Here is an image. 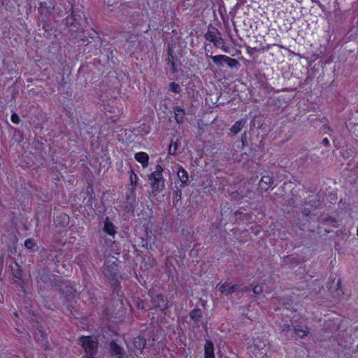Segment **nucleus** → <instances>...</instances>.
Returning <instances> with one entry per match:
<instances>
[{
	"instance_id": "nucleus-1",
	"label": "nucleus",
	"mask_w": 358,
	"mask_h": 358,
	"mask_svg": "<svg viewBox=\"0 0 358 358\" xmlns=\"http://www.w3.org/2000/svg\"><path fill=\"white\" fill-rule=\"evenodd\" d=\"M59 277L50 272L47 268H43L38 271L36 281L40 290H45L48 288H54L58 285Z\"/></svg>"
},
{
	"instance_id": "nucleus-2",
	"label": "nucleus",
	"mask_w": 358,
	"mask_h": 358,
	"mask_svg": "<svg viewBox=\"0 0 358 358\" xmlns=\"http://www.w3.org/2000/svg\"><path fill=\"white\" fill-rule=\"evenodd\" d=\"M63 22L70 27L69 31L72 32H77L88 24L85 13L81 10H73L71 15L66 17Z\"/></svg>"
},
{
	"instance_id": "nucleus-3",
	"label": "nucleus",
	"mask_w": 358,
	"mask_h": 358,
	"mask_svg": "<svg viewBox=\"0 0 358 358\" xmlns=\"http://www.w3.org/2000/svg\"><path fill=\"white\" fill-rule=\"evenodd\" d=\"M163 168L160 165H157L155 171L148 175V180L150 183V195L157 196L162 192L165 187V180L162 176Z\"/></svg>"
},
{
	"instance_id": "nucleus-4",
	"label": "nucleus",
	"mask_w": 358,
	"mask_h": 358,
	"mask_svg": "<svg viewBox=\"0 0 358 358\" xmlns=\"http://www.w3.org/2000/svg\"><path fill=\"white\" fill-rule=\"evenodd\" d=\"M103 274L115 289L120 285L118 265L114 262L107 261L103 266Z\"/></svg>"
},
{
	"instance_id": "nucleus-5",
	"label": "nucleus",
	"mask_w": 358,
	"mask_h": 358,
	"mask_svg": "<svg viewBox=\"0 0 358 358\" xmlns=\"http://www.w3.org/2000/svg\"><path fill=\"white\" fill-rule=\"evenodd\" d=\"M80 343L86 352L83 358H93L98 349L97 339L92 336H82L80 338Z\"/></svg>"
},
{
	"instance_id": "nucleus-6",
	"label": "nucleus",
	"mask_w": 358,
	"mask_h": 358,
	"mask_svg": "<svg viewBox=\"0 0 358 358\" xmlns=\"http://www.w3.org/2000/svg\"><path fill=\"white\" fill-rule=\"evenodd\" d=\"M55 289L59 292L66 302H71L76 298V289L70 284L60 279Z\"/></svg>"
},
{
	"instance_id": "nucleus-7",
	"label": "nucleus",
	"mask_w": 358,
	"mask_h": 358,
	"mask_svg": "<svg viewBox=\"0 0 358 358\" xmlns=\"http://www.w3.org/2000/svg\"><path fill=\"white\" fill-rule=\"evenodd\" d=\"M252 348V353L255 357H263L266 355L268 350V341L267 339L257 337L254 339Z\"/></svg>"
},
{
	"instance_id": "nucleus-8",
	"label": "nucleus",
	"mask_w": 358,
	"mask_h": 358,
	"mask_svg": "<svg viewBox=\"0 0 358 358\" xmlns=\"http://www.w3.org/2000/svg\"><path fill=\"white\" fill-rule=\"evenodd\" d=\"M125 200H126V205L125 208L128 211H134L135 207H136V193H135V187H131L129 192L127 193L125 196Z\"/></svg>"
},
{
	"instance_id": "nucleus-9",
	"label": "nucleus",
	"mask_w": 358,
	"mask_h": 358,
	"mask_svg": "<svg viewBox=\"0 0 358 358\" xmlns=\"http://www.w3.org/2000/svg\"><path fill=\"white\" fill-rule=\"evenodd\" d=\"M176 171L177 172V176L180 180V187L181 188H184L185 187L187 186L189 182V175L187 171L180 164L176 165Z\"/></svg>"
},
{
	"instance_id": "nucleus-10",
	"label": "nucleus",
	"mask_w": 358,
	"mask_h": 358,
	"mask_svg": "<svg viewBox=\"0 0 358 358\" xmlns=\"http://www.w3.org/2000/svg\"><path fill=\"white\" fill-rule=\"evenodd\" d=\"M240 290V286L236 284H231V282H225L220 287L219 291L226 296L231 295V294Z\"/></svg>"
},
{
	"instance_id": "nucleus-11",
	"label": "nucleus",
	"mask_w": 358,
	"mask_h": 358,
	"mask_svg": "<svg viewBox=\"0 0 358 358\" xmlns=\"http://www.w3.org/2000/svg\"><path fill=\"white\" fill-rule=\"evenodd\" d=\"M152 306L157 309L164 310L167 308V301L164 299L162 294H157L152 298Z\"/></svg>"
},
{
	"instance_id": "nucleus-12",
	"label": "nucleus",
	"mask_w": 358,
	"mask_h": 358,
	"mask_svg": "<svg viewBox=\"0 0 358 358\" xmlns=\"http://www.w3.org/2000/svg\"><path fill=\"white\" fill-rule=\"evenodd\" d=\"M109 345L113 356L115 355L117 357V358L124 357V351L116 342L113 341Z\"/></svg>"
},
{
	"instance_id": "nucleus-13",
	"label": "nucleus",
	"mask_w": 358,
	"mask_h": 358,
	"mask_svg": "<svg viewBox=\"0 0 358 358\" xmlns=\"http://www.w3.org/2000/svg\"><path fill=\"white\" fill-rule=\"evenodd\" d=\"M135 159L142 164L143 168L148 166L149 156L146 152H139L135 154Z\"/></svg>"
},
{
	"instance_id": "nucleus-14",
	"label": "nucleus",
	"mask_w": 358,
	"mask_h": 358,
	"mask_svg": "<svg viewBox=\"0 0 358 358\" xmlns=\"http://www.w3.org/2000/svg\"><path fill=\"white\" fill-rule=\"evenodd\" d=\"M219 35H220V33L218 29L212 24H210L208 26V31L205 34V38L206 40L211 42L215 38L219 36Z\"/></svg>"
},
{
	"instance_id": "nucleus-15",
	"label": "nucleus",
	"mask_w": 358,
	"mask_h": 358,
	"mask_svg": "<svg viewBox=\"0 0 358 358\" xmlns=\"http://www.w3.org/2000/svg\"><path fill=\"white\" fill-rule=\"evenodd\" d=\"M273 183V178L270 176H264L262 177L259 186L262 189L266 191Z\"/></svg>"
},
{
	"instance_id": "nucleus-16",
	"label": "nucleus",
	"mask_w": 358,
	"mask_h": 358,
	"mask_svg": "<svg viewBox=\"0 0 358 358\" xmlns=\"http://www.w3.org/2000/svg\"><path fill=\"white\" fill-rule=\"evenodd\" d=\"M204 357L215 358L214 345L210 341H206L204 345Z\"/></svg>"
},
{
	"instance_id": "nucleus-17",
	"label": "nucleus",
	"mask_w": 358,
	"mask_h": 358,
	"mask_svg": "<svg viewBox=\"0 0 358 358\" xmlns=\"http://www.w3.org/2000/svg\"><path fill=\"white\" fill-rule=\"evenodd\" d=\"M175 113V120L177 123L180 124L183 122L185 116V109L180 106H175L173 108Z\"/></svg>"
},
{
	"instance_id": "nucleus-18",
	"label": "nucleus",
	"mask_w": 358,
	"mask_h": 358,
	"mask_svg": "<svg viewBox=\"0 0 358 358\" xmlns=\"http://www.w3.org/2000/svg\"><path fill=\"white\" fill-rule=\"evenodd\" d=\"M293 331L294 334H296L300 338H305L309 334L308 327H303L299 325L295 326L294 329H293Z\"/></svg>"
},
{
	"instance_id": "nucleus-19",
	"label": "nucleus",
	"mask_w": 358,
	"mask_h": 358,
	"mask_svg": "<svg viewBox=\"0 0 358 358\" xmlns=\"http://www.w3.org/2000/svg\"><path fill=\"white\" fill-rule=\"evenodd\" d=\"M133 344L135 348L142 350L146 345V340L143 336H136L133 340Z\"/></svg>"
},
{
	"instance_id": "nucleus-20",
	"label": "nucleus",
	"mask_w": 358,
	"mask_h": 358,
	"mask_svg": "<svg viewBox=\"0 0 358 358\" xmlns=\"http://www.w3.org/2000/svg\"><path fill=\"white\" fill-rule=\"evenodd\" d=\"M143 14L140 12H135L132 15L129 16V22L133 26H136L141 23L142 22V17Z\"/></svg>"
},
{
	"instance_id": "nucleus-21",
	"label": "nucleus",
	"mask_w": 358,
	"mask_h": 358,
	"mask_svg": "<svg viewBox=\"0 0 358 358\" xmlns=\"http://www.w3.org/2000/svg\"><path fill=\"white\" fill-rule=\"evenodd\" d=\"M103 231L110 236H114L116 233L114 224L108 218L104 223Z\"/></svg>"
},
{
	"instance_id": "nucleus-22",
	"label": "nucleus",
	"mask_w": 358,
	"mask_h": 358,
	"mask_svg": "<svg viewBox=\"0 0 358 358\" xmlns=\"http://www.w3.org/2000/svg\"><path fill=\"white\" fill-rule=\"evenodd\" d=\"M176 189H174L173 193V203L174 206H177L178 203L182 199V189L180 187L178 188V187H175Z\"/></svg>"
},
{
	"instance_id": "nucleus-23",
	"label": "nucleus",
	"mask_w": 358,
	"mask_h": 358,
	"mask_svg": "<svg viewBox=\"0 0 358 358\" xmlns=\"http://www.w3.org/2000/svg\"><path fill=\"white\" fill-rule=\"evenodd\" d=\"M202 312L199 308H194L192 310H191L189 313L190 318L194 320L195 322H198L200 321L201 318L202 317Z\"/></svg>"
},
{
	"instance_id": "nucleus-24",
	"label": "nucleus",
	"mask_w": 358,
	"mask_h": 358,
	"mask_svg": "<svg viewBox=\"0 0 358 358\" xmlns=\"http://www.w3.org/2000/svg\"><path fill=\"white\" fill-rule=\"evenodd\" d=\"M210 59L217 66H222L223 63L226 62V55H220L216 56H210Z\"/></svg>"
},
{
	"instance_id": "nucleus-25",
	"label": "nucleus",
	"mask_w": 358,
	"mask_h": 358,
	"mask_svg": "<svg viewBox=\"0 0 358 358\" xmlns=\"http://www.w3.org/2000/svg\"><path fill=\"white\" fill-rule=\"evenodd\" d=\"M245 121L243 120L236 122L235 124L231 127V128L230 129L231 131L234 134H237L241 130V129L243 127V126L245 125Z\"/></svg>"
},
{
	"instance_id": "nucleus-26",
	"label": "nucleus",
	"mask_w": 358,
	"mask_h": 358,
	"mask_svg": "<svg viewBox=\"0 0 358 358\" xmlns=\"http://www.w3.org/2000/svg\"><path fill=\"white\" fill-rule=\"evenodd\" d=\"M226 63L230 68H238L240 66V63L236 59L231 58L226 55Z\"/></svg>"
},
{
	"instance_id": "nucleus-27",
	"label": "nucleus",
	"mask_w": 358,
	"mask_h": 358,
	"mask_svg": "<svg viewBox=\"0 0 358 358\" xmlns=\"http://www.w3.org/2000/svg\"><path fill=\"white\" fill-rule=\"evenodd\" d=\"M213 43L214 45L216 48H224V42L223 38L221 36V34L219 35V36H217L213 39V41H211Z\"/></svg>"
},
{
	"instance_id": "nucleus-28",
	"label": "nucleus",
	"mask_w": 358,
	"mask_h": 358,
	"mask_svg": "<svg viewBox=\"0 0 358 358\" xmlns=\"http://www.w3.org/2000/svg\"><path fill=\"white\" fill-rule=\"evenodd\" d=\"M138 179V178L137 175L131 169V170H130V176H129V180H130V184H131V187L134 186V187H136Z\"/></svg>"
},
{
	"instance_id": "nucleus-29",
	"label": "nucleus",
	"mask_w": 358,
	"mask_h": 358,
	"mask_svg": "<svg viewBox=\"0 0 358 358\" xmlns=\"http://www.w3.org/2000/svg\"><path fill=\"white\" fill-rule=\"evenodd\" d=\"M324 222L325 223L332 225L334 227H338V222H337L336 219L334 217L327 216V217L324 218Z\"/></svg>"
},
{
	"instance_id": "nucleus-30",
	"label": "nucleus",
	"mask_w": 358,
	"mask_h": 358,
	"mask_svg": "<svg viewBox=\"0 0 358 358\" xmlns=\"http://www.w3.org/2000/svg\"><path fill=\"white\" fill-rule=\"evenodd\" d=\"M24 246L27 249L33 250L36 246V242L33 238H28L24 242Z\"/></svg>"
},
{
	"instance_id": "nucleus-31",
	"label": "nucleus",
	"mask_w": 358,
	"mask_h": 358,
	"mask_svg": "<svg viewBox=\"0 0 358 358\" xmlns=\"http://www.w3.org/2000/svg\"><path fill=\"white\" fill-rule=\"evenodd\" d=\"M177 148L178 143L172 141L169 147V154L171 155H175Z\"/></svg>"
},
{
	"instance_id": "nucleus-32",
	"label": "nucleus",
	"mask_w": 358,
	"mask_h": 358,
	"mask_svg": "<svg viewBox=\"0 0 358 358\" xmlns=\"http://www.w3.org/2000/svg\"><path fill=\"white\" fill-rule=\"evenodd\" d=\"M293 329H294V327L288 324H285L282 327V332L285 334L292 333L294 334Z\"/></svg>"
},
{
	"instance_id": "nucleus-33",
	"label": "nucleus",
	"mask_w": 358,
	"mask_h": 358,
	"mask_svg": "<svg viewBox=\"0 0 358 358\" xmlns=\"http://www.w3.org/2000/svg\"><path fill=\"white\" fill-rule=\"evenodd\" d=\"M170 90L175 93H180L181 91V88L179 84L176 83H171L170 84Z\"/></svg>"
},
{
	"instance_id": "nucleus-34",
	"label": "nucleus",
	"mask_w": 358,
	"mask_h": 358,
	"mask_svg": "<svg viewBox=\"0 0 358 358\" xmlns=\"http://www.w3.org/2000/svg\"><path fill=\"white\" fill-rule=\"evenodd\" d=\"M15 266L17 267L16 269L12 268L13 274L15 278H20L22 276V270L19 268V265L17 264H16Z\"/></svg>"
},
{
	"instance_id": "nucleus-35",
	"label": "nucleus",
	"mask_w": 358,
	"mask_h": 358,
	"mask_svg": "<svg viewBox=\"0 0 358 358\" xmlns=\"http://www.w3.org/2000/svg\"><path fill=\"white\" fill-rule=\"evenodd\" d=\"M172 62H174V57L170 46H169L167 63L171 64Z\"/></svg>"
},
{
	"instance_id": "nucleus-36",
	"label": "nucleus",
	"mask_w": 358,
	"mask_h": 358,
	"mask_svg": "<svg viewBox=\"0 0 358 358\" xmlns=\"http://www.w3.org/2000/svg\"><path fill=\"white\" fill-rule=\"evenodd\" d=\"M252 292L256 295H259L262 293L263 289L262 286L256 285L252 288Z\"/></svg>"
},
{
	"instance_id": "nucleus-37",
	"label": "nucleus",
	"mask_w": 358,
	"mask_h": 358,
	"mask_svg": "<svg viewBox=\"0 0 358 358\" xmlns=\"http://www.w3.org/2000/svg\"><path fill=\"white\" fill-rule=\"evenodd\" d=\"M11 121L15 124H18L20 121L19 116L16 113H13L10 117Z\"/></svg>"
},
{
	"instance_id": "nucleus-38",
	"label": "nucleus",
	"mask_w": 358,
	"mask_h": 358,
	"mask_svg": "<svg viewBox=\"0 0 358 358\" xmlns=\"http://www.w3.org/2000/svg\"><path fill=\"white\" fill-rule=\"evenodd\" d=\"M322 144H323L325 146H329V141L328 138H327V137L324 138L322 141Z\"/></svg>"
},
{
	"instance_id": "nucleus-39",
	"label": "nucleus",
	"mask_w": 358,
	"mask_h": 358,
	"mask_svg": "<svg viewBox=\"0 0 358 358\" xmlns=\"http://www.w3.org/2000/svg\"><path fill=\"white\" fill-rule=\"evenodd\" d=\"M310 213V210L309 209H307V208H304L303 210H302V214L304 215V216H308Z\"/></svg>"
},
{
	"instance_id": "nucleus-40",
	"label": "nucleus",
	"mask_w": 358,
	"mask_h": 358,
	"mask_svg": "<svg viewBox=\"0 0 358 358\" xmlns=\"http://www.w3.org/2000/svg\"><path fill=\"white\" fill-rule=\"evenodd\" d=\"M171 66H172L171 71H172V73H175V72H176V71H177V70H176V64L175 62H174L171 63Z\"/></svg>"
},
{
	"instance_id": "nucleus-41",
	"label": "nucleus",
	"mask_w": 358,
	"mask_h": 358,
	"mask_svg": "<svg viewBox=\"0 0 358 358\" xmlns=\"http://www.w3.org/2000/svg\"><path fill=\"white\" fill-rule=\"evenodd\" d=\"M60 217L64 220V222H66V221L69 220V217L66 214L60 215Z\"/></svg>"
},
{
	"instance_id": "nucleus-42",
	"label": "nucleus",
	"mask_w": 358,
	"mask_h": 358,
	"mask_svg": "<svg viewBox=\"0 0 358 358\" xmlns=\"http://www.w3.org/2000/svg\"><path fill=\"white\" fill-rule=\"evenodd\" d=\"M179 358H187V354L185 350H183V352L180 355Z\"/></svg>"
},
{
	"instance_id": "nucleus-43",
	"label": "nucleus",
	"mask_w": 358,
	"mask_h": 358,
	"mask_svg": "<svg viewBox=\"0 0 358 358\" xmlns=\"http://www.w3.org/2000/svg\"><path fill=\"white\" fill-rule=\"evenodd\" d=\"M66 308L71 313V308H72L71 305L69 304V303H66Z\"/></svg>"
},
{
	"instance_id": "nucleus-44",
	"label": "nucleus",
	"mask_w": 358,
	"mask_h": 358,
	"mask_svg": "<svg viewBox=\"0 0 358 358\" xmlns=\"http://www.w3.org/2000/svg\"><path fill=\"white\" fill-rule=\"evenodd\" d=\"M242 291L249 292V291H250V289L248 287H245L244 288L242 289Z\"/></svg>"
},
{
	"instance_id": "nucleus-45",
	"label": "nucleus",
	"mask_w": 358,
	"mask_h": 358,
	"mask_svg": "<svg viewBox=\"0 0 358 358\" xmlns=\"http://www.w3.org/2000/svg\"><path fill=\"white\" fill-rule=\"evenodd\" d=\"M222 48V49L223 50V51H224L225 52H228V48H227L225 45H224V48Z\"/></svg>"
},
{
	"instance_id": "nucleus-46",
	"label": "nucleus",
	"mask_w": 358,
	"mask_h": 358,
	"mask_svg": "<svg viewBox=\"0 0 358 358\" xmlns=\"http://www.w3.org/2000/svg\"><path fill=\"white\" fill-rule=\"evenodd\" d=\"M311 1L313 2V3H317L319 5H320V2L318 0H311Z\"/></svg>"
},
{
	"instance_id": "nucleus-47",
	"label": "nucleus",
	"mask_w": 358,
	"mask_h": 358,
	"mask_svg": "<svg viewBox=\"0 0 358 358\" xmlns=\"http://www.w3.org/2000/svg\"><path fill=\"white\" fill-rule=\"evenodd\" d=\"M313 202L315 203V202H318V201H310V203H313Z\"/></svg>"
},
{
	"instance_id": "nucleus-48",
	"label": "nucleus",
	"mask_w": 358,
	"mask_h": 358,
	"mask_svg": "<svg viewBox=\"0 0 358 358\" xmlns=\"http://www.w3.org/2000/svg\"><path fill=\"white\" fill-rule=\"evenodd\" d=\"M248 53H250V52H252V50H248Z\"/></svg>"
},
{
	"instance_id": "nucleus-49",
	"label": "nucleus",
	"mask_w": 358,
	"mask_h": 358,
	"mask_svg": "<svg viewBox=\"0 0 358 358\" xmlns=\"http://www.w3.org/2000/svg\"><path fill=\"white\" fill-rule=\"evenodd\" d=\"M248 53H250V52H252V50H248Z\"/></svg>"
},
{
	"instance_id": "nucleus-50",
	"label": "nucleus",
	"mask_w": 358,
	"mask_h": 358,
	"mask_svg": "<svg viewBox=\"0 0 358 358\" xmlns=\"http://www.w3.org/2000/svg\"><path fill=\"white\" fill-rule=\"evenodd\" d=\"M357 236H358V227H357Z\"/></svg>"
}]
</instances>
